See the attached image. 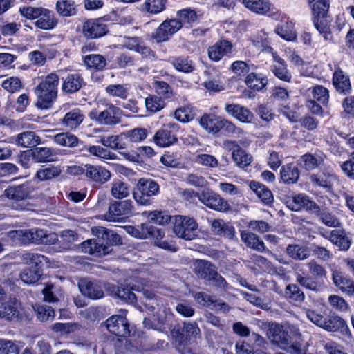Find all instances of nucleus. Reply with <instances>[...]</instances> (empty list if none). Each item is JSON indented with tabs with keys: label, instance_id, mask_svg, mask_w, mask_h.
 I'll use <instances>...</instances> for the list:
<instances>
[{
	"label": "nucleus",
	"instance_id": "f257e3e1",
	"mask_svg": "<svg viewBox=\"0 0 354 354\" xmlns=\"http://www.w3.org/2000/svg\"><path fill=\"white\" fill-rule=\"evenodd\" d=\"M92 232L98 240L91 239L83 242L81 249L85 253L102 257L112 252L111 245L122 244L120 236L113 230L99 226L93 227Z\"/></svg>",
	"mask_w": 354,
	"mask_h": 354
},
{
	"label": "nucleus",
	"instance_id": "f03ea898",
	"mask_svg": "<svg viewBox=\"0 0 354 354\" xmlns=\"http://www.w3.org/2000/svg\"><path fill=\"white\" fill-rule=\"evenodd\" d=\"M58 84V75L50 73L36 87L35 93L37 97V107L44 109L51 106L52 102L57 95Z\"/></svg>",
	"mask_w": 354,
	"mask_h": 354
},
{
	"label": "nucleus",
	"instance_id": "7ed1b4c3",
	"mask_svg": "<svg viewBox=\"0 0 354 354\" xmlns=\"http://www.w3.org/2000/svg\"><path fill=\"white\" fill-rule=\"evenodd\" d=\"M193 272L198 278L209 282L218 288L225 290L227 287L225 279L217 272L216 266L208 261L194 260Z\"/></svg>",
	"mask_w": 354,
	"mask_h": 354
},
{
	"label": "nucleus",
	"instance_id": "20e7f679",
	"mask_svg": "<svg viewBox=\"0 0 354 354\" xmlns=\"http://www.w3.org/2000/svg\"><path fill=\"white\" fill-rule=\"evenodd\" d=\"M267 337L280 348L286 350L291 354H304V350L299 344H289L288 335L283 329V326L277 323L266 322L264 324Z\"/></svg>",
	"mask_w": 354,
	"mask_h": 354
},
{
	"label": "nucleus",
	"instance_id": "39448f33",
	"mask_svg": "<svg viewBox=\"0 0 354 354\" xmlns=\"http://www.w3.org/2000/svg\"><path fill=\"white\" fill-rule=\"evenodd\" d=\"M10 236L18 239L23 243L30 241L41 244H54L58 241L57 234L47 233L44 230L32 229L25 230H15L10 232Z\"/></svg>",
	"mask_w": 354,
	"mask_h": 354
},
{
	"label": "nucleus",
	"instance_id": "423d86ee",
	"mask_svg": "<svg viewBox=\"0 0 354 354\" xmlns=\"http://www.w3.org/2000/svg\"><path fill=\"white\" fill-rule=\"evenodd\" d=\"M174 219L173 231L177 236L185 240H192L197 236L198 224L193 218L176 216Z\"/></svg>",
	"mask_w": 354,
	"mask_h": 354
},
{
	"label": "nucleus",
	"instance_id": "0eeeda50",
	"mask_svg": "<svg viewBox=\"0 0 354 354\" xmlns=\"http://www.w3.org/2000/svg\"><path fill=\"white\" fill-rule=\"evenodd\" d=\"M89 115L91 120H95L101 124L112 126L120 122L122 111L113 104H107L104 110L99 112L94 109Z\"/></svg>",
	"mask_w": 354,
	"mask_h": 354
},
{
	"label": "nucleus",
	"instance_id": "6e6552de",
	"mask_svg": "<svg viewBox=\"0 0 354 354\" xmlns=\"http://www.w3.org/2000/svg\"><path fill=\"white\" fill-rule=\"evenodd\" d=\"M138 191L134 192V199L141 205H149L150 197L158 194L159 185L149 179L141 178L137 184Z\"/></svg>",
	"mask_w": 354,
	"mask_h": 354
},
{
	"label": "nucleus",
	"instance_id": "1a4fd4ad",
	"mask_svg": "<svg viewBox=\"0 0 354 354\" xmlns=\"http://www.w3.org/2000/svg\"><path fill=\"white\" fill-rule=\"evenodd\" d=\"M201 125L209 132L216 133L223 129L233 132L235 126L230 122L221 119L215 115H204L200 120Z\"/></svg>",
	"mask_w": 354,
	"mask_h": 354
},
{
	"label": "nucleus",
	"instance_id": "9d476101",
	"mask_svg": "<svg viewBox=\"0 0 354 354\" xmlns=\"http://www.w3.org/2000/svg\"><path fill=\"white\" fill-rule=\"evenodd\" d=\"M108 330L119 337L130 335L131 330L125 317L114 315L109 318L106 322Z\"/></svg>",
	"mask_w": 354,
	"mask_h": 354
},
{
	"label": "nucleus",
	"instance_id": "9b49d317",
	"mask_svg": "<svg viewBox=\"0 0 354 354\" xmlns=\"http://www.w3.org/2000/svg\"><path fill=\"white\" fill-rule=\"evenodd\" d=\"M32 188L28 182L8 186L4 191V196L10 200L20 201L30 198Z\"/></svg>",
	"mask_w": 354,
	"mask_h": 354
},
{
	"label": "nucleus",
	"instance_id": "f8f14e48",
	"mask_svg": "<svg viewBox=\"0 0 354 354\" xmlns=\"http://www.w3.org/2000/svg\"><path fill=\"white\" fill-rule=\"evenodd\" d=\"M198 198L206 206L215 210L225 212L230 209L227 202L214 192H203L198 196Z\"/></svg>",
	"mask_w": 354,
	"mask_h": 354
},
{
	"label": "nucleus",
	"instance_id": "ddd939ff",
	"mask_svg": "<svg viewBox=\"0 0 354 354\" xmlns=\"http://www.w3.org/2000/svg\"><path fill=\"white\" fill-rule=\"evenodd\" d=\"M108 32L106 25L101 20L90 19L84 22L82 28L84 35L90 39L100 37Z\"/></svg>",
	"mask_w": 354,
	"mask_h": 354
},
{
	"label": "nucleus",
	"instance_id": "4468645a",
	"mask_svg": "<svg viewBox=\"0 0 354 354\" xmlns=\"http://www.w3.org/2000/svg\"><path fill=\"white\" fill-rule=\"evenodd\" d=\"M78 287L81 292L93 299H97L104 297V292L101 286L88 279H81L78 281Z\"/></svg>",
	"mask_w": 354,
	"mask_h": 354
},
{
	"label": "nucleus",
	"instance_id": "2eb2a0df",
	"mask_svg": "<svg viewBox=\"0 0 354 354\" xmlns=\"http://www.w3.org/2000/svg\"><path fill=\"white\" fill-rule=\"evenodd\" d=\"M86 176L93 181L104 184L111 178V172L100 166L86 165Z\"/></svg>",
	"mask_w": 354,
	"mask_h": 354
},
{
	"label": "nucleus",
	"instance_id": "dca6fc26",
	"mask_svg": "<svg viewBox=\"0 0 354 354\" xmlns=\"http://www.w3.org/2000/svg\"><path fill=\"white\" fill-rule=\"evenodd\" d=\"M232 44L227 40H221L210 46L208 49L209 57L214 61H218L223 56L230 53Z\"/></svg>",
	"mask_w": 354,
	"mask_h": 354
},
{
	"label": "nucleus",
	"instance_id": "f3484780",
	"mask_svg": "<svg viewBox=\"0 0 354 354\" xmlns=\"http://www.w3.org/2000/svg\"><path fill=\"white\" fill-rule=\"evenodd\" d=\"M19 304L15 298L0 305V317L8 320L17 318L19 315Z\"/></svg>",
	"mask_w": 354,
	"mask_h": 354
},
{
	"label": "nucleus",
	"instance_id": "a211bd4d",
	"mask_svg": "<svg viewBox=\"0 0 354 354\" xmlns=\"http://www.w3.org/2000/svg\"><path fill=\"white\" fill-rule=\"evenodd\" d=\"M293 202L295 205L291 207L292 210L298 211L301 208L312 211L313 213L319 214L320 212L319 207L313 201L309 200L307 196L297 195L294 197Z\"/></svg>",
	"mask_w": 354,
	"mask_h": 354
},
{
	"label": "nucleus",
	"instance_id": "6ab92c4d",
	"mask_svg": "<svg viewBox=\"0 0 354 354\" xmlns=\"http://www.w3.org/2000/svg\"><path fill=\"white\" fill-rule=\"evenodd\" d=\"M132 209L131 201H113L109 205V212L113 216H121L129 214Z\"/></svg>",
	"mask_w": 354,
	"mask_h": 354
},
{
	"label": "nucleus",
	"instance_id": "aec40b11",
	"mask_svg": "<svg viewBox=\"0 0 354 354\" xmlns=\"http://www.w3.org/2000/svg\"><path fill=\"white\" fill-rule=\"evenodd\" d=\"M328 239L341 250L346 251L350 248L351 240L343 231L333 230Z\"/></svg>",
	"mask_w": 354,
	"mask_h": 354
},
{
	"label": "nucleus",
	"instance_id": "412c9836",
	"mask_svg": "<svg viewBox=\"0 0 354 354\" xmlns=\"http://www.w3.org/2000/svg\"><path fill=\"white\" fill-rule=\"evenodd\" d=\"M226 111L241 122H250L253 118L252 113L248 109L238 104H228Z\"/></svg>",
	"mask_w": 354,
	"mask_h": 354
},
{
	"label": "nucleus",
	"instance_id": "4be33fe9",
	"mask_svg": "<svg viewBox=\"0 0 354 354\" xmlns=\"http://www.w3.org/2000/svg\"><path fill=\"white\" fill-rule=\"evenodd\" d=\"M82 83L83 80L80 75H69L63 82L62 89L68 93H75L81 88Z\"/></svg>",
	"mask_w": 354,
	"mask_h": 354
},
{
	"label": "nucleus",
	"instance_id": "5701e85b",
	"mask_svg": "<svg viewBox=\"0 0 354 354\" xmlns=\"http://www.w3.org/2000/svg\"><path fill=\"white\" fill-rule=\"evenodd\" d=\"M17 143L24 147H34L40 142V138L34 131H25L17 136Z\"/></svg>",
	"mask_w": 354,
	"mask_h": 354
},
{
	"label": "nucleus",
	"instance_id": "b1692460",
	"mask_svg": "<svg viewBox=\"0 0 354 354\" xmlns=\"http://www.w3.org/2000/svg\"><path fill=\"white\" fill-rule=\"evenodd\" d=\"M242 241L250 247L258 252H263L265 250L264 243L259 240V237L254 233L242 232L241 234Z\"/></svg>",
	"mask_w": 354,
	"mask_h": 354
},
{
	"label": "nucleus",
	"instance_id": "393cba45",
	"mask_svg": "<svg viewBox=\"0 0 354 354\" xmlns=\"http://www.w3.org/2000/svg\"><path fill=\"white\" fill-rule=\"evenodd\" d=\"M333 280L335 286L343 292L348 294L354 293V282L343 277L339 272H333Z\"/></svg>",
	"mask_w": 354,
	"mask_h": 354
},
{
	"label": "nucleus",
	"instance_id": "a878e982",
	"mask_svg": "<svg viewBox=\"0 0 354 354\" xmlns=\"http://www.w3.org/2000/svg\"><path fill=\"white\" fill-rule=\"evenodd\" d=\"M29 156L32 157V159L36 162H48L51 161L50 157L53 155L51 149L48 147H36L32 150L28 151Z\"/></svg>",
	"mask_w": 354,
	"mask_h": 354
},
{
	"label": "nucleus",
	"instance_id": "bb28decb",
	"mask_svg": "<svg viewBox=\"0 0 354 354\" xmlns=\"http://www.w3.org/2000/svg\"><path fill=\"white\" fill-rule=\"evenodd\" d=\"M323 328L328 331H337L339 329H344L346 331L348 328L345 324V322L338 316H330L327 319L324 318Z\"/></svg>",
	"mask_w": 354,
	"mask_h": 354
},
{
	"label": "nucleus",
	"instance_id": "cd10ccee",
	"mask_svg": "<svg viewBox=\"0 0 354 354\" xmlns=\"http://www.w3.org/2000/svg\"><path fill=\"white\" fill-rule=\"evenodd\" d=\"M42 275V270L37 266L24 269L20 274L21 280L28 284L38 281Z\"/></svg>",
	"mask_w": 354,
	"mask_h": 354
},
{
	"label": "nucleus",
	"instance_id": "c85d7f7f",
	"mask_svg": "<svg viewBox=\"0 0 354 354\" xmlns=\"http://www.w3.org/2000/svg\"><path fill=\"white\" fill-rule=\"evenodd\" d=\"M333 81V85L339 92L346 93L350 91L351 84L349 79L342 74L341 70L337 69L335 71Z\"/></svg>",
	"mask_w": 354,
	"mask_h": 354
},
{
	"label": "nucleus",
	"instance_id": "c756f323",
	"mask_svg": "<svg viewBox=\"0 0 354 354\" xmlns=\"http://www.w3.org/2000/svg\"><path fill=\"white\" fill-rule=\"evenodd\" d=\"M245 6L258 14H266L270 10V3L264 0H243Z\"/></svg>",
	"mask_w": 354,
	"mask_h": 354
},
{
	"label": "nucleus",
	"instance_id": "7c9ffc66",
	"mask_svg": "<svg viewBox=\"0 0 354 354\" xmlns=\"http://www.w3.org/2000/svg\"><path fill=\"white\" fill-rule=\"evenodd\" d=\"M61 172L60 167L51 165L39 169L36 173L35 177L41 181L49 180L59 176Z\"/></svg>",
	"mask_w": 354,
	"mask_h": 354
},
{
	"label": "nucleus",
	"instance_id": "2f4dec72",
	"mask_svg": "<svg viewBox=\"0 0 354 354\" xmlns=\"http://www.w3.org/2000/svg\"><path fill=\"white\" fill-rule=\"evenodd\" d=\"M298 168L292 164L283 166L281 171V179L286 183H295L299 178Z\"/></svg>",
	"mask_w": 354,
	"mask_h": 354
},
{
	"label": "nucleus",
	"instance_id": "473e14b6",
	"mask_svg": "<svg viewBox=\"0 0 354 354\" xmlns=\"http://www.w3.org/2000/svg\"><path fill=\"white\" fill-rule=\"evenodd\" d=\"M287 254L295 260H304L310 256L307 248L297 244H290L286 248Z\"/></svg>",
	"mask_w": 354,
	"mask_h": 354
},
{
	"label": "nucleus",
	"instance_id": "72a5a7b5",
	"mask_svg": "<svg viewBox=\"0 0 354 354\" xmlns=\"http://www.w3.org/2000/svg\"><path fill=\"white\" fill-rule=\"evenodd\" d=\"M312 6L315 18L326 17L329 8V3L326 0H308Z\"/></svg>",
	"mask_w": 354,
	"mask_h": 354
},
{
	"label": "nucleus",
	"instance_id": "f704fd0d",
	"mask_svg": "<svg viewBox=\"0 0 354 354\" xmlns=\"http://www.w3.org/2000/svg\"><path fill=\"white\" fill-rule=\"evenodd\" d=\"M111 294L117 296L120 299L133 304L136 301V295L129 289L113 286L109 289Z\"/></svg>",
	"mask_w": 354,
	"mask_h": 354
},
{
	"label": "nucleus",
	"instance_id": "c9c22d12",
	"mask_svg": "<svg viewBox=\"0 0 354 354\" xmlns=\"http://www.w3.org/2000/svg\"><path fill=\"white\" fill-rule=\"evenodd\" d=\"M36 316L41 322H46L53 319L55 316V312L51 306L48 305L37 304L34 307Z\"/></svg>",
	"mask_w": 354,
	"mask_h": 354
},
{
	"label": "nucleus",
	"instance_id": "e433bc0d",
	"mask_svg": "<svg viewBox=\"0 0 354 354\" xmlns=\"http://www.w3.org/2000/svg\"><path fill=\"white\" fill-rule=\"evenodd\" d=\"M40 18L35 21V25L41 29H51L57 24V20L50 15V12L46 9V12L39 17Z\"/></svg>",
	"mask_w": 354,
	"mask_h": 354
},
{
	"label": "nucleus",
	"instance_id": "4c0bfd02",
	"mask_svg": "<svg viewBox=\"0 0 354 354\" xmlns=\"http://www.w3.org/2000/svg\"><path fill=\"white\" fill-rule=\"evenodd\" d=\"M155 142L160 147L169 146L177 141V138L168 131H158L154 136Z\"/></svg>",
	"mask_w": 354,
	"mask_h": 354
},
{
	"label": "nucleus",
	"instance_id": "58836bf2",
	"mask_svg": "<svg viewBox=\"0 0 354 354\" xmlns=\"http://www.w3.org/2000/svg\"><path fill=\"white\" fill-rule=\"evenodd\" d=\"M84 120V115L79 111L67 113L63 118V123L70 128H76Z\"/></svg>",
	"mask_w": 354,
	"mask_h": 354
},
{
	"label": "nucleus",
	"instance_id": "ea45409f",
	"mask_svg": "<svg viewBox=\"0 0 354 354\" xmlns=\"http://www.w3.org/2000/svg\"><path fill=\"white\" fill-rule=\"evenodd\" d=\"M251 187L254 190L257 196L266 204H269L273 201L272 192L263 185L251 183Z\"/></svg>",
	"mask_w": 354,
	"mask_h": 354
},
{
	"label": "nucleus",
	"instance_id": "a19ab883",
	"mask_svg": "<svg viewBox=\"0 0 354 354\" xmlns=\"http://www.w3.org/2000/svg\"><path fill=\"white\" fill-rule=\"evenodd\" d=\"M78 239V235L74 231L66 230H64L60 234V241L62 243V248L64 250L71 249L72 243L76 242Z\"/></svg>",
	"mask_w": 354,
	"mask_h": 354
},
{
	"label": "nucleus",
	"instance_id": "79ce46f5",
	"mask_svg": "<svg viewBox=\"0 0 354 354\" xmlns=\"http://www.w3.org/2000/svg\"><path fill=\"white\" fill-rule=\"evenodd\" d=\"M84 62L88 67L96 70H102L106 64L105 58L100 55H87L84 59Z\"/></svg>",
	"mask_w": 354,
	"mask_h": 354
},
{
	"label": "nucleus",
	"instance_id": "37998d69",
	"mask_svg": "<svg viewBox=\"0 0 354 354\" xmlns=\"http://www.w3.org/2000/svg\"><path fill=\"white\" fill-rule=\"evenodd\" d=\"M55 141L62 145L69 147L76 146L78 143V138L70 133H62L54 137Z\"/></svg>",
	"mask_w": 354,
	"mask_h": 354
},
{
	"label": "nucleus",
	"instance_id": "c03bdc74",
	"mask_svg": "<svg viewBox=\"0 0 354 354\" xmlns=\"http://www.w3.org/2000/svg\"><path fill=\"white\" fill-rule=\"evenodd\" d=\"M111 193L114 198L122 199L129 195V191L125 183L120 180H117L112 183Z\"/></svg>",
	"mask_w": 354,
	"mask_h": 354
},
{
	"label": "nucleus",
	"instance_id": "a18cd8bd",
	"mask_svg": "<svg viewBox=\"0 0 354 354\" xmlns=\"http://www.w3.org/2000/svg\"><path fill=\"white\" fill-rule=\"evenodd\" d=\"M245 83L250 88L261 91L266 86L268 80L258 78L255 73H252L247 76Z\"/></svg>",
	"mask_w": 354,
	"mask_h": 354
},
{
	"label": "nucleus",
	"instance_id": "49530a36",
	"mask_svg": "<svg viewBox=\"0 0 354 354\" xmlns=\"http://www.w3.org/2000/svg\"><path fill=\"white\" fill-rule=\"evenodd\" d=\"M232 158L239 166L243 167L251 163L252 158L245 151L238 147L232 152Z\"/></svg>",
	"mask_w": 354,
	"mask_h": 354
},
{
	"label": "nucleus",
	"instance_id": "de8ad7c7",
	"mask_svg": "<svg viewBox=\"0 0 354 354\" xmlns=\"http://www.w3.org/2000/svg\"><path fill=\"white\" fill-rule=\"evenodd\" d=\"M57 12L62 16H71L75 14L74 3L68 0H62L57 2Z\"/></svg>",
	"mask_w": 354,
	"mask_h": 354
},
{
	"label": "nucleus",
	"instance_id": "09e8293b",
	"mask_svg": "<svg viewBox=\"0 0 354 354\" xmlns=\"http://www.w3.org/2000/svg\"><path fill=\"white\" fill-rule=\"evenodd\" d=\"M19 347L18 344L6 339H0V354H19Z\"/></svg>",
	"mask_w": 354,
	"mask_h": 354
},
{
	"label": "nucleus",
	"instance_id": "8fccbe9b",
	"mask_svg": "<svg viewBox=\"0 0 354 354\" xmlns=\"http://www.w3.org/2000/svg\"><path fill=\"white\" fill-rule=\"evenodd\" d=\"M278 35L287 41H292L296 38V32L292 29V24L286 23L279 26L276 30Z\"/></svg>",
	"mask_w": 354,
	"mask_h": 354
},
{
	"label": "nucleus",
	"instance_id": "3c124183",
	"mask_svg": "<svg viewBox=\"0 0 354 354\" xmlns=\"http://www.w3.org/2000/svg\"><path fill=\"white\" fill-rule=\"evenodd\" d=\"M274 59L279 64L278 66H274L273 73L274 75L281 80L290 82L291 76L289 75L288 71L284 64V61L280 58L274 57Z\"/></svg>",
	"mask_w": 354,
	"mask_h": 354
},
{
	"label": "nucleus",
	"instance_id": "603ef678",
	"mask_svg": "<svg viewBox=\"0 0 354 354\" xmlns=\"http://www.w3.org/2000/svg\"><path fill=\"white\" fill-rule=\"evenodd\" d=\"M147 109L151 112H156L162 109L165 104L164 101L157 96H150L145 100Z\"/></svg>",
	"mask_w": 354,
	"mask_h": 354
},
{
	"label": "nucleus",
	"instance_id": "864d4df0",
	"mask_svg": "<svg viewBox=\"0 0 354 354\" xmlns=\"http://www.w3.org/2000/svg\"><path fill=\"white\" fill-rule=\"evenodd\" d=\"M301 159L304 162L306 169L308 170L313 169L323 162V159L321 157L317 158L310 153L304 155Z\"/></svg>",
	"mask_w": 354,
	"mask_h": 354
},
{
	"label": "nucleus",
	"instance_id": "5fc2aeb1",
	"mask_svg": "<svg viewBox=\"0 0 354 354\" xmlns=\"http://www.w3.org/2000/svg\"><path fill=\"white\" fill-rule=\"evenodd\" d=\"M21 82L17 77H12L6 80L2 83V87L10 93H15L19 91L21 87Z\"/></svg>",
	"mask_w": 354,
	"mask_h": 354
},
{
	"label": "nucleus",
	"instance_id": "6e6d98bb",
	"mask_svg": "<svg viewBox=\"0 0 354 354\" xmlns=\"http://www.w3.org/2000/svg\"><path fill=\"white\" fill-rule=\"evenodd\" d=\"M286 294L288 297L296 301H302L305 298V295L302 291L295 284H290L286 287Z\"/></svg>",
	"mask_w": 354,
	"mask_h": 354
},
{
	"label": "nucleus",
	"instance_id": "4d7b16f0",
	"mask_svg": "<svg viewBox=\"0 0 354 354\" xmlns=\"http://www.w3.org/2000/svg\"><path fill=\"white\" fill-rule=\"evenodd\" d=\"M46 257L44 255L27 252L21 256L22 261L26 263L35 264L34 266L38 267L39 263H41L43 261L46 260Z\"/></svg>",
	"mask_w": 354,
	"mask_h": 354
},
{
	"label": "nucleus",
	"instance_id": "13d9d810",
	"mask_svg": "<svg viewBox=\"0 0 354 354\" xmlns=\"http://www.w3.org/2000/svg\"><path fill=\"white\" fill-rule=\"evenodd\" d=\"M165 3V0H147L145 7L151 13H158L164 9Z\"/></svg>",
	"mask_w": 354,
	"mask_h": 354
},
{
	"label": "nucleus",
	"instance_id": "bf43d9fd",
	"mask_svg": "<svg viewBox=\"0 0 354 354\" xmlns=\"http://www.w3.org/2000/svg\"><path fill=\"white\" fill-rule=\"evenodd\" d=\"M45 12L46 9L41 8L24 7L20 8L21 14L28 19L38 18Z\"/></svg>",
	"mask_w": 354,
	"mask_h": 354
},
{
	"label": "nucleus",
	"instance_id": "052dcab7",
	"mask_svg": "<svg viewBox=\"0 0 354 354\" xmlns=\"http://www.w3.org/2000/svg\"><path fill=\"white\" fill-rule=\"evenodd\" d=\"M142 230L145 232V238L149 235L157 239H160L165 234L162 229L157 228L156 227L147 223L142 224Z\"/></svg>",
	"mask_w": 354,
	"mask_h": 354
},
{
	"label": "nucleus",
	"instance_id": "680f3d73",
	"mask_svg": "<svg viewBox=\"0 0 354 354\" xmlns=\"http://www.w3.org/2000/svg\"><path fill=\"white\" fill-rule=\"evenodd\" d=\"M307 266L308 268L310 273L313 276H314L315 278H319V277L322 278V277H326V270L324 269V268L322 266L318 264L316 261H310L307 264Z\"/></svg>",
	"mask_w": 354,
	"mask_h": 354
},
{
	"label": "nucleus",
	"instance_id": "e2e57ef3",
	"mask_svg": "<svg viewBox=\"0 0 354 354\" xmlns=\"http://www.w3.org/2000/svg\"><path fill=\"white\" fill-rule=\"evenodd\" d=\"M149 218L160 225L169 223L172 217L162 212H153L149 214Z\"/></svg>",
	"mask_w": 354,
	"mask_h": 354
},
{
	"label": "nucleus",
	"instance_id": "0e129e2a",
	"mask_svg": "<svg viewBox=\"0 0 354 354\" xmlns=\"http://www.w3.org/2000/svg\"><path fill=\"white\" fill-rule=\"evenodd\" d=\"M173 66L179 71L184 73H190L193 71L194 67L192 66L190 62L178 58L173 62Z\"/></svg>",
	"mask_w": 354,
	"mask_h": 354
},
{
	"label": "nucleus",
	"instance_id": "69168bd1",
	"mask_svg": "<svg viewBox=\"0 0 354 354\" xmlns=\"http://www.w3.org/2000/svg\"><path fill=\"white\" fill-rule=\"evenodd\" d=\"M194 297L198 303L203 306H211L212 304L216 302V300H214L212 296L203 292H196Z\"/></svg>",
	"mask_w": 354,
	"mask_h": 354
},
{
	"label": "nucleus",
	"instance_id": "338daca9",
	"mask_svg": "<svg viewBox=\"0 0 354 354\" xmlns=\"http://www.w3.org/2000/svg\"><path fill=\"white\" fill-rule=\"evenodd\" d=\"M313 97L315 100L325 103L328 99V90L322 86H317L313 91Z\"/></svg>",
	"mask_w": 354,
	"mask_h": 354
},
{
	"label": "nucleus",
	"instance_id": "774afa93",
	"mask_svg": "<svg viewBox=\"0 0 354 354\" xmlns=\"http://www.w3.org/2000/svg\"><path fill=\"white\" fill-rule=\"evenodd\" d=\"M155 88L156 89L157 93L165 98H169L171 95V88L169 85L165 82H156Z\"/></svg>",
	"mask_w": 354,
	"mask_h": 354
}]
</instances>
